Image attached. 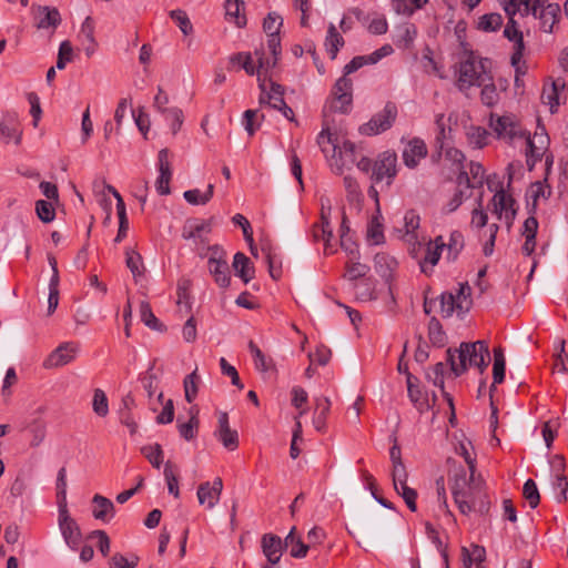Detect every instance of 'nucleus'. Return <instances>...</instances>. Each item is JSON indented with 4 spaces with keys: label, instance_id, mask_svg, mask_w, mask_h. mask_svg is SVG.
I'll list each match as a JSON object with an SVG mask.
<instances>
[{
    "label": "nucleus",
    "instance_id": "61",
    "mask_svg": "<svg viewBox=\"0 0 568 568\" xmlns=\"http://www.w3.org/2000/svg\"><path fill=\"white\" fill-rule=\"evenodd\" d=\"M199 381H200V377L196 373V369L184 378V394H185V399L189 403H192L197 394Z\"/></svg>",
    "mask_w": 568,
    "mask_h": 568
},
{
    "label": "nucleus",
    "instance_id": "54",
    "mask_svg": "<svg viewBox=\"0 0 568 568\" xmlns=\"http://www.w3.org/2000/svg\"><path fill=\"white\" fill-rule=\"evenodd\" d=\"M467 139L470 145L481 149L487 144L488 132L480 126H470L467 131Z\"/></svg>",
    "mask_w": 568,
    "mask_h": 568
},
{
    "label": "nucleus",
    "instance_id": "51",
    "mask_svg": "<svg viewBox=\"0 0 568 568\" xmlns=\"http://www.w3.org/2000/svg\"><path fill=\"white\" fill-rule=\"evenodd\" d=\"M162 116L170 125L172 134H176L184 121L182 110L178 106H171L162 114Z\"/></svg>",
    "mask_w": 568,
    "mask_h": 568
},
{
    "label": "nucleus",
    "instance_id": "22",
    "mask_svg": "<svg viewBox=\"0 0 568 568\" xmlns=\"http://www.w3.org/2000/svg\"><path fill=\"white\" fill-rule=\"evenodd\" d=\"M33 14L39 29H55L61 21L60 13L55 8L33 7Z\"/></svg>",
    "mask_w": 568,
    "mask_h": 568
},
{
    "label": "nucleus",
    "instance_id": "31",
    "mask_svg": "<svg viewBox=\"0 0 568 568\" xmlns=\"http://www.w3.org/2000/svg\"><path fill=\"white\" fill-rule=\"evenodd\" d=\"M416 34V27L406 22L395 28L393 40L397 47L407 49L413 44Z\"/></svg>",
    "mask_w": 568,
    "mask_h": 568
},
{
    "label": "nucleus",
    "instance_id": "28",
    "mask_svg": "<svg viewBox=\"0 0 568 568\" xmlns=\"http://www.w3.org/2000/svg\"><path fill=\"white\" fill-rule=\"evenodd\" d=\"M454 501L464 515H486L490 508L489 499H454Z\"/></svg>",
    "mask_w": 568,
    "mask_h": 568
},
{
    "label": "nucleus",
    "instance_id": "40",
    "mask_svg": "<svg viewBox=\"0 0 568 568\" xmlns=\"http://www.w3.org/2000/svg\"><path fill=\"white\" fill-rule=\"evenodd\" d=\"M209 272L214 277L215 283L225 288L230 285V267L227 261H220L216 263H209Z\"/></svg>",
    "mask_w": 568,
    "mask_h": 568
},
{
    "label": "nucleus",
    "instance_id": "16",
    "mask_svg": "<svg viewBox=\"0 0 568 568\" xmlns=\"http://www.w3.org/2000/svg\"><path fill=\"white\" fill-rule=\"evenodd\" d=\"M550 485L552 495L566 497L568 493V477L564 473V460L560 457H555L551 462Z\"/></svg>",
    "mask_w": 568,
    "mask_h": 568
},
{
    "label": "nucleus",
    "instance_id": "13",
    "mask_svg": "<svg viewBox=\"0 0 568 568\" xmlns=\"http://www.w3.org/2000/svg\"><path fill=\"white\" fill-rule=\"evenodd\" d=\"M396 164L397 156L395 152L385 151L381 153L373 165L372 180L377 183L386 178L390 183L397 173Z\"/></svg>",
    "mask_w": 568,
    "mask_h": 568
},
{
    "label": "nucleus",
    "instance_id": "39",
    "mask_svg": "<svg viewBox=\"0 0 568 568\" xmlns=\"http://www.w3.org/2000/svg\"><path fill=\"white\" fill-rule=\"evenodd\" d=\"M22 132L13 118L0 121V140L9 143L13 141L20 144Z\"/></svg>",
    "mask_w": 568,
    "mask_h": 568
},
{
    "label": "nucleus",
    "instance_id": "1",
    "mask_svg": "<svg viewBox=\"0 0 568 568\" xmlns=\"http://www.w3.org/2000/svg\"><path fill=\"white\" fill-rule=\"evenodd\" d=\"M447 361L456 376L464 374L468 367H476L483 373L490 361L488 345L484 341L464 342L459 348L447 351Z\"/></svg>",
    "mask_w": 568,
    "mask_h": 568
},
{
    "label": "nucleus",
    "instance_id": "11",
    "mask_svg": "<svg viewBox=\"0 0 568 568\" xmlns=\"http://www.w3.org/2000/svg\"><path fill=\"white\" fill-rule=\"evenodd\" d=\"M211 231L212 227L209 221L190 219L182 229V237L192 240L196 250L200 251L202 246L207 244Z\"/></svg>",
    "mask_w": 568,
    "mask_h": 568
},
{
    "label": "nucleus",
    "instance_id": "41",
    "mask_svg": "<svg viewBox=\"0 0 568 568\" xmlns=\"http://www.w3.org/2000/svg\"><path fill=\"white\" fill-rule=\"evenodd\" d=\"M91 511L95 519L106 523L114 516V506L111 499H92Z\"/></svg>",
    "mask_w": 568,
    "mask_h": 568
},
{
    "label": "nucleus",
    "instance_id": "58",
    "mask_svg": "<svg viewBox=\"0 0 568 568\" xmlns=\"http://www.w3.org/2000/svg\"><path fill=\"white\" fill-rule=\"evenodd\" d=\"M92 408L93 412L99 416H106L109 413V404L105 393L97 388L93 394V402H92Z\"/></svg>",
    "mask_w": 568,
    "mask_h": 568
},
{
    "label": "nucleus",
    "instance_id": "29",
    "mask_svg": "<svg viewBox=\"0 0 568 568\" xmlns=\"http://www.w3.org/2000/svg\"><path fill=\"white\" fill-rule=\"evenodd\" d=\"M460 556L464 568H471L473 565L476 568H483L481 564L485 560L486 550L478 545H471L469 548L463 547Z\"/></svg>",
    "mask_w": 568,
    "mask_h": 568
},
{
    "label": "nucleus",
    "instance_id": "60",
    "mask_svg": "<svg viewBox=\"0 0 568 568\" xmlns=\"http://www.w3.org/2000/svg\"><path fill=\"white\" fill-rule=\"evenodd\" d=\"M170 17L185 36L193 31L192 23L185 11L180 9L172 10Z\"/></svg>",
    "mask_w": 568,
    "mask_h": 568
},
{
    "label": "nucleus",
    "instance_id": "63",
    "mask_svg": "<svg viewBox=\"0 0 568 568\" xmlns=\"http://www.w3.org/2000/svg\"><path fill=\"white\" fill-rule=\"evenodd\" d=\"M36 213L38 217L44 223L53 221L55 216L52 204L44 200H39L36 202Z\"/></svg>",
    "mask_w": 568,
    "mask_h": 568
},
{
    "label": "nucleus",
    "instance_id": "35",
    "mask_svg": "<svg viewBox=\"0 0 568 568\" xmlns=\"http://www.w3.org/2000/svg\"><path fill=\"white\" fill-rule=\"evenodd\" d=\"M331 409V400L327 397L315 398V410L312 419L317 432H323L326 426V417Z\"/></svg>",
    "mask_w": 568,
    "mask_h": 568
},
{
    "label": "nucleus",
    "instance_id": "5",
    "mask_svg": "<svg viewBox=\"0 0 568 568\" xmlns=\"http://www.w3.org/2000/svg\"><path fill=\"white\" fill-rule=\"evenodd\" d=\"M471 288L467 283H460L455 292H445L440 295V313L444 317L452 316L455 312L462 316L471 306Z\"/></svg>",
    "mask_w": 568,
    "mask_h": 568
},
{
    "label": "nucleus",
    "instance_id": "20",
    "mask_svg": "<svg viewBox=\"0 0 568 568\" xmlns=\"http://www.w3.org/2000/svg\"><path fill=\"white\" fill-rule=\"evenodd\" d=\"M509 21L505 27L504 36L509 40L514 42V53L511 55V63L516 65L519 63V61L523 58L524 52V41H523V33L518 30L516 27V22L514 20L515 14H508Z\"/></svg>",
    "mask_w": 568,
    "mask_h": 568
},
{
    "label": "nucleus",
    "instance_id": "34",
    "mask_svg": "<svg viewBox=\"0 0 568 568\" xmlns=\"http://www.w3.org/2000/svg\"><path fill=\"white\" fill-rule=\"evenodd\" d=\"M374 265L376 273L384 280L389 281L397 267V261L388 254L378 253L375 255Z\"/></svg>",
    "mask_w": 568,
    "mask_h": 568
},
{
    "label": "nucleus",
    "instance_id": "23",
    "mask_svg": "<svg viewBox=\"0 0 568 568\" xmlns=\"http://www.w3.org/2000/svg\"><path fill=\"white\" fill-rule=\"evenodd\" d=\"M216 436L223 446L230 450H234L239 445L237 432L230 428L229 417L226 413H221L219 416V428Z\"/></svg>",
    "mask_w": 568,
    "mask_h": 568
},
{
    "label": "nucleus",
    "instance_id": "25",
    "mask_svg": "<svg viewBox=\"0 0 568 568\" xmlns=\"http://www.w3.org/2000/svg\"><path fill=\"white\" fill-rule=\"evenodd\" d=\"M484 173L485 171L481 164L470 162L469 172L465 171L464 168L460 169L458 184L459 186L465 184L466 187L480 186L484 182Z\"/></svg>",
    "mask_w": 568,
    "mask_h": 568
},
{
    "label": "nucleus",
    "instance_id": "24",
    "mask_svg": "<svg viewBox=\"0 0 568 568\" xmlns=\"http://www.w3.org/2000/svg\"><path fill=\"white\" fill-rule=\"evenodd\" d=\"M283 548L280 537L272 534H265L262 537V550L270 564L275 565L280 561Z\"/></svg>",
    "mask_w": 568,
    "mask_h": 568
},
{
    "label": "nucleus",
    "instance_id": "19",
    "mask_svg": "<svg viewBox=\"0 0 568 568\" xmlns=\"http://www.w3.org/2000/svg\"><path fill=\"white\" fill-rule=\"evenodd\" d=\"M338 158H333L334 163H331L333 170H335L337 173H342L343 169H348L352 165L355 164L357 154H356V146L351 141H345L342 146L337 145V152Z\"/></svg>",
    "mask_w": 568,
    "mask_h": 568
},
{
    "label": "nucleus",
    "instance_id": "44",
    "mask_svg": "<svg viewBox=\"0 0 568 568\" xmlns=\"http://www.w3.org/2000/svg\"><path fill=\"white\" fill-rule=\"evenodd\" d=\"M527 195L531 200L534 210L537 207L540 200H547L551 195V187L547 184V178H545L544 181L532 183Z\"/></svg>",
    "mask_w": 568,
    "mask_h": 568
},
{
    "label": "nucleus",
    "instance_id": "62",
    "mask_svg": "<svg viewBox=\"0 0 568 568\" xmlns=\"http://www.w3.org/2000/svg\"><path fill=\"white\" fill-rule=\"evenodd\" d=\"M231 63H239L247 74L254 75L257 72L250 53L240 52L231 57Z\"/></svg>",
    "mask_w": 568,
    "mask_h": 568
},
{
    "label": "nucleus",
    "instance_id": "3",
    "mask_svg": "<svg viewBox=\"0 0 568 568\" xmlns=\"http://www.w3.org/2000/svg\"><path fill=\"white\" fill-rule=\"evenodd\" d=\"M489 61L480 58L473 51L465 50L456 68V85L465 92L471 87H477L483 81L488 80L490 74Z\"/></svg>",
    "mask_w": 568,
    "mask_h": 568
},
{
    "label": "nucleus",
    "instance_id": "43",
    "mask_svg": "<svg viewBox=\"0 0 568 568\" xmlns=\"http://www.w3.org/2000/svg\"><path fill=\"white\" fill-rule=\"evenodd\" d=\"M481 88L480 100L487 106H493L499 101V93L494 83L491 73L488 75V80L483 81L477 85Z\"/></svg>",
    "mask_w": 568,
    "mask_h": 568
},
{
    "label": "nucleus",
    "instance_id": "50",
    "mask_svg": "<svg viewBox=\"0 0 568 568\" xmlns=\"http://www.w3.org/2000/svg\"><path fill=\"white\" fill-rule=\"evenodd\" d=\"M213 190H214L213 184H209L207 190L204 193H202L197 189H193V190L185 191L183 196L190 204H193V205L205 204L212 199Z\"/></svg>",
    "mask_w": 568,
    "mask_h": 568
},
{
    "label": "nucleus",
    "instance_id": "52",
    "mask_svg": "<svg viewBox=\"0 0 568 568\" xmlns=\"http://www.w3.org/2000/svg\"><path fill=\"white\" fill-rule=\"evenodd\" d=\"M503 24V17L499 13H487L479 18L477 27L485 32L498 30Z\"/></svg>",
    "mask_w": 568,
    "mask_h": 568
},
{
    "label": "nucleus",
    "instance_id": "47",
    "mask_svg": "<svg viewBox=\"0 0 568 568\" xmlns=\"http://www.w3.org/2000/svg\"><path fill=\"white\" fill-rule=\"evenodd\" d=\"M233 268L235 270L236 275H239L245 283H247L253 277L252 264L248 257L241 252H237L234 255Z\"/></svg>",
    "mask_w": 568,
    "mask_h": 568
},
{
    "label": "nucleus",
    "instance_id": "2",
    "mask_svg": "<svg viewBox=\"0 0 568 568\" xmlns=\"http://www.w3.org/2000/svg\"><path fill=\"white\" fill-rule=\"evenodd\" d=\"M507 14H531L540 20V28L551 32L557 21L559 6L547 3L548 0H498Z\"/></svg>",
    "mask_w": 568,
    "mask_h": 568
},
{
    "label": "nucleus",
    "instance_id": "46",
    "mask_svg": "<svg viewBox=\"0 0 568 568\" xmlns=\"http://www.w3.org/2000/svg\"><path fill=\"white\" fill-rule=\"evenodd\" d=\"M296 528L293 527L285 537V547H291V556L294 558H304L307 554L308 546L305 545L300 537L295 535Z\"/></svg>",
    "mask_w": 568,
    "mask_h": 568
},
{
    "label": "nucleus",
    "instance_id": "18",
    "mask_svg": "<svg viewBox=\"0 0 568 568\" xmlns=\"http://www.w3.org/2000/svg\"><path fill=\"white\" fill-rule=\"evenodd\" d=\"M427 155V148L423 140L413 139L410 140L403 150V161L409 169H414L418 165L419 161Z\"/></svg>",
    "mask_w": 568,
    "mask_h": 568
},
{
    "label": "nucleus",
    "instance_id": "12",
    "mask_svg": "<svg viewBox=\"0 0 568 568\" xmlns=\"http://www.w3.org/2000/svg\"><path fill=\"white\" fill-rule=\"evenodd\" d=\"M490 128L498 139L513 142L523 139L526 132L510 116H490Z\"/></svg>",
    "mask_w": 568,
    "mask_h": 568
},
{
    "label": "nucleus",
    "instance_id": "32",
    "mask_svg": "<svg viewBox=\"0 0 568 568\" xmlns=\"http://www.w3.org/2000/svg\"><path fill=\"white\" fill-rule=\"evenodd\" d=\"M355 296L359 302H371L377 298L376 280L373 276L365 277L354 284Z\"/></svg>",
    "mask_w": 568,
    "mask_h": 568
},
{
    "label": "nucleus",
    "instance_id": "57",
    "mask_svg": "<svg viewBox=\"0 0 568 568\" xmlns=\"http://www.w3.org/2000/svg\"><path fill=\"white\" fill-rule=\"evenodd\" d=\"M223 483L221 478H215L212 484L203 483L199 486L196 497H213L220 496L222 493Z\"/></svg>",
    "mask_w": 568,
    "mask_h": 568
},
{
    "label": "nucleus",
    "instance_id": "4",
    "mask_svg": "<svg viewBox=\"0 0 568 568\" xmlns=\"http://www.w3.org/2000/svg\"><path fill=\"white\" fill-rule=\"evenodd\" d=\"M449 464V487L453 497H475L487 495L485 481L476 468L469 469L464 465H457L455 460L448 459Z\"/></svg>",
    "mask_w": 568,
    "mask_h": 568
},
{
    "label": "nucleus",
    "instance_id": "27",
    "mask_svg": "<svg viewBox=\"0 0 568 568\" xmlns=\"http://www.w3.org/2000/svg\"><path fill=\"white\" fill-rule=\"evenodd\" d=\"M284 88L275 82H270V90L265 85V91H261L260 102L267 103L271 108L277 110L283 108L285 103L283 99Z\"/></svg>",
    "mask_w": 568,
    "mask_h": 568
},
{
    "label": "nucleus",
    "instance_id": "21",
    "mask_svg": "<svg viewBox=\"0 0 568 568\" xmlns=\"http://www.w3.org/2000/svg\"><path fill=\"white\" fill-rule=\"evenodd\" d=\"M446 246V243L443 241L442 236L435 239V241H430L426 246V253L424 260L420 262V270L425 274H429L433 267L438 263L443 248Z\"/></svg>",
    "mask_w": 568,
    "mask_h": 568
},
{
    "label": "nucleus",
    "instance_id": "53",
    "mask_svg": "<svg viewBox=\"0 0 568 568\" xmlns=\"http://www.w3.org/2000/svg\"><path fill=\"white\" fill-rule=\"evenodd\" d=\"M283 18L276 12H270L263 21V30L267 37L278 36Z\"/></svg>",
    "mask_w": 568,
    "mask_h": 568
},
{
    "label": "nucleus",
    "instance_id": "59",
    "mask_svg": "<svg viewBox=\"0 0 568 568\" xmlns=\"http://www.w3.org/2000/svg\"><path fill=\"white\" fill-rule=\"evenodd\" d=\"M263 115L257 110H246L243 115V125L250 135H253L261 124Z\"/></svg>",
    "mask_w": 568,
    "mask_h": 568
},
{
    "label": "nucleus",
    "instance_id": "17",
    "mask_svg": "<svg viewBox=\"0 0 568 568\" xmlns=\"http://www.w3.org/2000/svg\"><path fill=\"white\" fill-rule=\"evenodd\" d=\"M159 178L155 182V189L159 194L168 195L170 193V181L172 176L171 165L169 162V150L162 149L158 155Z\"/></svg>",
    "mask_w": 568,
    "mask_h": 568
},
{
    "label": "nucleus",
    "instance_id": "56",
    "mask_svg": "<svg viewBox=\"0 0 568 568\" xmlns=\"http://www.w3.org/2000/svg\"><path fill=\"white\" fill-rule=\"evenodd\" d=\"M125 263L134 278H138L143 274L144 267L142 264V257L138 252L128 250Z\"/></svg>",
    "mask_w": 568,
    "mask_h": 568
},
{
    "label": "nucleus",
    "instance_id": "7",
    "mask_svg": "<svg viewBox=\"0 0 568 568\" xmlns=\"http://www.w3.org/2000/svg\"><path fill=\"white\" fill-rule=\"evenodd\" d=\"M488 210L496 215L498 220H504L507 227L510 229L516 215L515 200L504 190L495 193Z\"/></svg>",
    "mask_w": 568,
    "mask_h": 568
},
{
    "label": "nucleus",
    "instance_id": "8",
    "mask_svg": "<svg viewBox=\"0 0 568 568\" xmlns=\"http://www.w3.org/2000/svg\"><path fill=\"white\" fill-rule=\"evenodd\" d=\"M58 524L60 531L64 538L65 544L71 549H77L80 544V529L73 518H71L67 508L65 499L59 503V517Z\"/></svg>",
    "mask_w": 568,
    "mask_h": 568
},
{
    "label": "nucleus",
    "instance_id": "15",
    "mask_svg": "<svg viewBox=\"0 0 568 568\" xmlns=\"http://www.w3.org/2000/svg\"><path fill=\"white\" fill-rule=\"evenodd\" d=\"M444 119V114H438L436 119V124L439 129V133L437 136V141L440 143L439 153L440 155H444L446 160H448L453 164H456L458 170L460 171V169L464 168L463 163L465 160V155L458 149L449 146L445 144V142L443 141V139L445 138Z\"/></svg>",
    "mask_w": 568,
    "mask_h": 568
},
{
    "label": "nucleus",
    "instance_id": "48",
    "mask_svg": "<svg viewBox=\"0 0 568 568\" xmlns=\"http://www.w3.org/2000/svg\"><path fill=\"white\" fill-rule=\"evenodd\" d=\"M344 44L343 37L337 32L335 26L331 23L327 29V36L325 39V47L331 57L335 59L341 47Z\"/></svg>",
    "mask_w": 568,
    "mask_h": 568
},
{
    "label": "nucleus",
    "instance_id": "45",
    "mask_svg": "<svg viewBox=\"0 0 568 568\" xmlns=\"http://www.w3.org/2000/svg\"><path fill=\"white\" fill-rule=\"evenodd\" d=\"M316 142L326 158L336 156L337 144L333 139V134L329 132L328 128H323V130L317 135Z\"/></svg>",
    "mask_w": 568,
    "mask_h": 568
},
{
    "label": "nucleus",
    "instance_id": "30",
    "mask_svg": "<svg viewBox=\"0 0 568 568\" xmlns=\"http://www.w3.org/2000/svg\"><path fill=\"white\" fill-rule=\"evenodd\" d=\"M225 19L237 28L246 24V18L242 14L245 3L243 0H225Z\"/></svg>",
    "mask_w": 568,
    "mask_h": 568
},
{
    "label": "nucleus",
    "instance_id": "55",
    "mask_svg": "<svg viewBox=\"0 0 568 568\" xmlns=\"http://www.w3.org/2000/svg\"><path fill=\"white\" fill-rule=\"evenodd\" d=\"M266 254V260L268 264V272L273 280H278L282 275V260L281 257L272 252L270 247L262 248Z\"/></svg>",
    "mask_w": 568,
    "mask_h": 568
},
{
    "label": "nucleus",
    "instance_id": "10",
    "mask_svg": "<svg viewBox=\"0 0 568 568\" xmlns=\"http://www.w3.org/2000/svg\"><path fill=\"white\" fill-rule=\"evenodd\" d=\"M352 80L341 77L333 90V99L329 102V109L333 112L347 113L352 105Z\"/></svg>",
    "mask_w": 568,
    "mask_h": 568
},
{
    "label": "nucleus",
    "instance_id": "6",
    "mask_svg": "<svg viewBox=\"0 0 568 568\" xmlns=\"http://www.w3.org/2000/svg\"><path fill=\"white\" fill-rule=\"evenodd\" d=\"M397 115V108L393 103H387L384 109L376 113L367 123L359 128L362 134L376 135L388 130Z\"/></svg>",
    "mask_w": 568,
    "mask_h": 568
},
{
    "label": "nucleus",
    "instance_id": "49",
    "mask_svg": "<svg viewBox=\"0 0 568 568\" xmlns=\"http://www.w3.org/2000/svg\"><path fill=\"white\" fill-rule=\"evenodd\" d=\"M505 366L506 361L504 353L500 348H496L494 351V366H493V385L490 387V392L495 388L496 384H500L505 378Z\"/></svg>",
    "mask_w": 568,
    "mask_h": 568
},
{
    "label": "nucleus",
    "instance_id": "37",
    "mask_svg": "<svg viewBox=\"0 0 568 568\" xmlns=\"http://www.w3.org/2000/svg\"><path fill=\"white\" fill-rule=\"evenodd\" d=\"M255 55L257 57V72H256V75H257V81H258V87L261 89V91H265V82H266V75H267V72L268 70H271L272 68H274L278 61V58L277 57H273L272 59L270 58H266L264 52L262 51H255Z\"/></svg>",
    "mask_w": 568,
    "mask_h": 568
},
{
    "label": "nucleus",
    "instance_id": "38",
    "mask_svg": "<svg viewBox=\"0 0 568 568\" xmlns=\"http://www.w3.org/2000/svg\"><path fill=\"white\" fill-rule=\"evenodd\" d=\"M369 266L366 264H363L358 262L357 258H348V261L345 264V273L344 278H346L349 282H355L357 280H364L365 277H368L367 274L369 272Z\"/></svg>",
    "mask_w": 568,
    "mask_h": 568
},
{
    "label": "nucleus",
    "instance_id": "64",
    "mask_svg": "<svg viewBox=\"0 0 568 568\" xmlns=\"http://www.w3.org/2000/svg\"><path fill=\"white\" fill-rule=\"evenodd\" d=\"M250 352L254 358L255 367L262 372L271 368V359H267L262 351L251 341L248 344Z\"/></svg>",
    "mask_w": 568,
    "mask_h": 568
},
{
    "label": "nucleus",
    "instance_id": "9",
    "mask_svg": "<svg viewBox=\"0 0 568 568\" xmlns=\"http://www.w3.org/2000/svg\"><path fill=\"white\" fill-rule=\"evenodd\" d=\"M521 140H524L526 145V163L531 171L536 163L547 154L549 139L544 133H535L532 138L529 134H525Z\"/></svg>",
    "mask_w": 568,
    "mask_h": 568
},
{
    "label": "nucleus",
    "instance_id": "36",
    "mask_svg": "<svg viewBox=\"0 0 568 568\" xmlns=\"http://www.w3.org/2000/svg\"><path fill=\"white\" fill-rule=\"evenodd\" d=\"M113 192V196L116 200V212L119 217V231L114 239V242L119 243L126 236L129 229V221L126 217L125 204L120 193L114 187H109Z\"/></svg>",
    "mask_w": 568,
    "mask_h": 568
},
{
    "label": "nucleus",
    "instance_id": "33",
    "mask_svg": "<svg viewBox=\"0 0 568 568\" xmlns=\"http://www.w3.org/2000/svg\"><path fill=\"white\" fill-rule=\"evenodd\" d=\"M111 185H108L104 181L97 180L92 184V191L97 197L100 206L108 213V219H111L112 214V201L108 193H112Z\"/></svg>",
    "mask_w": 568,
    "mask_h": 568
},
{
    "label": "nucleus",
    "instance_id": "42",
    "mask_svg": "<svg viewBox=\"0 0 568 568\" xmlns=\"http://www.w3.org/2000/svg\"><path fill=\"white\" fill-rule=\"evenodd\" d=\"M197 413L196 408H191L187 422H181V417L178 418L179 433L185 440H191L196 436L199 427Z\"/></svg>",
    "mask_w": 568,
    "mask_h": 568
},
{
    "label": "nucleus",
    "instance_id": "14",
    "mask_svg": "<svg viewBox=\"0 0 568 568\" xmlns=\"http://www.w3.org/2000/svg\"><path fill=\"white\" fill-rule=\"evenodd\" d=\"M79 351V346L72 342L59 345L44 361L45 368H55L71 363Z\"/></svg>",
    "mask_w": 568,
    "mask_h": 568
},
{
    "label": "nucleus",
    "instance_id": "26",
    "mask_svg": "<svg viewBox=\"0 0 568 568\" xmlns=\"http://www.w3.org/2000/svg\"><path fill=\"white\" fill-rule=\"evenodd\" d=\"M417 378L410 374H407V392L410 402L419 412L427 410L430 405L427 396L420 389Z\"/></svg>",
    "mask_w": 568,
    "mask_h": 568
}]
</instances>
